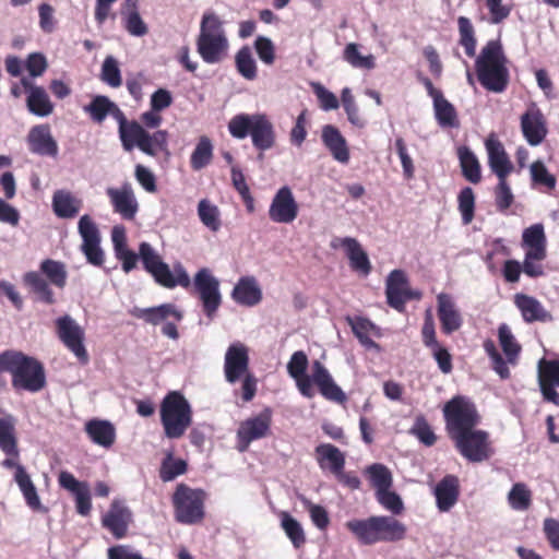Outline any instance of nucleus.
I'll use <instances>...</instances> for the list:
<instances>
[{
  "instance_id": "nucleus-58",
  "label": "nucleus",
  "mask_w": 559,
  "mask_h": 559,
  "mask_svg": "<svg viewBox=\"0 0 559 559\" xmlns=\"http://www.w3.org/2000/svg\"><path fill=\"white\" fill-rule=\"evenodd\" d=\"M198 214L201 222L213 231H217L221 227L219 212L217 206L213 205L206 199L199 202Z\"/></svg>"
},
{
  "instance_id": "nucleus-43",
  "label": "nucleus",
  "mask_w": 559,
  "mask_h": 559,
  "mask_svg": "<svg viewBox=\"0 0 559 559\" xmlns=\"http://www.w3.org/2000/svg\"><path fill=\"white\" fill-rule=\"evenodd\" d=\"M457 156L463 176L469 182L478 183L481 179V173L476 155L467 146H461L457 150Z\"/></svg>"
},
{
  "instance_id": "nucleus-3",
  "label": "nucleus",
  "mask_w": 559,
  "mask_h": 559,
  "mask_svg": "<svg viewBox=\"0 0 559 559\" xmlns=\"http://www.w3.org/2000/svg\"><path fill=\"white\" fill-rule=\"evenodd\" d=\"M479 83L489 92L502 93L509 84L507 58L499 40H489L475 60Z\"/></svg>"
},
{
  "instance_id": "nucleus-14",
  "label": "nucleus",
  "mask_w": 559,
  "mask_h": 559,
  "mask_svg": "<svg viewBox=\"0 0 559 559\" xmlns=\"http://www.w3.org/2000/svg\"><path fill=\"white\" fill-rule=\"evenodd\" d=\"M451 439L462 456L471 462H481L490 456L488 435L483 430L474 428Z\"/></svg>"
},
{
  "instance_id": "nucleus-16",
  "label": "nucleus",
  "mask_w": 559,
  "mask_h": 559,
  "mask_svg": "<svg viewBox=\"0 0 559 559\" xmlns=\"http://www.w3.org/2000/svg\"><path fill=\"white\" fill-rule=\"evenodd\" d=\"M271 425L272 412L270 408L241 421L237 430L238 449L246 451L252 441L267 437L271 432Z\"/></svg>"
},
{
  "instance_id": "nucleus-63",
  "label": "nucleus",
  "mask_w": 559,
  "mask_h": 559,
  "mask_svg": "<svg viewBox=\"0 0 559 559\" xmlns=\"http://www.w3.org/2000/svg\"><path fill=\"white\" fill-rule=\"evenodd\" d=\"M484 349L492 361L493 370L500 376V378L508 379L510 377V370L506 360L497 350L495 343L490 340L486 341L484 343Z\"/></svg>"
},
{
  "instance_id": "nucleus-26",
  "label": "nucleus",
  "mask_w": 559,
  "mask_h": 559,
  "mask_svg": "<svg viewBox=\"0 0 559 559\" xmlns=\"http://www.w3.org/2000/svg\"><path fill=\"white\" fill-rule=\"evenodd\" d=\"M21 85L28 93L26 107L31 114L38 117H47L52 114L53 104L43 86L35 85L28 78H22Z\"/></svg>"
},
{
  "instance_id": "nucleus-38",
  "label": "nucleus",
  "mask_w": 559,
  "mask_h": 559,
  "mask_svg": "<svg viewBox=\"0 0 559 559\" xmlns=\"http://www.w3.org/2000/svg\"><path fill=\"white\" fill-rule=\"evenodd\" d=\"M516 307L521 311V314L525 322L551 321V314L543 307V305L534 297L518 294L514 300Z\"/></svg>"
},
{
  "instance_id": "nucleus-19",
  "label": "nucleus",
  "mask_w": 559,
  "mask_h": 559,
  "mask_svg": "<svg viewBox=\"0 0 559 559\" xmlns=\"http://www.w3.org/2000/svg\"><path fill=\"white\" fill-rule=\"evenodd\" d=\"M298 204L289 187L277 190L269 209V217L274 223L290 224L298 216Z\"/></svg>"
},
{
  "instance_id": "nucleus-30",
  "label": "nucleus",
  "mask_w": 559,
  "mask_h": 559,
  "mask_svg": "<svg viewBox=\"0 0 559 559\" xmlns=\"http://www.w3.org/2000/svg\"><path fill=\"white\" fill-rule=\"evenodd\" d=\"M29 151L41 156H56L58 144L51 135L48 124L33 127L27 135Z\"/></svg>"
},
{
  "instance_id": "nucleus-39",
  "label": "nucleus",
  "mask_w": 559,
  "mask_h": 559,
  "mask_svg": "<svg viewBox=\"0 0 559 559\" xmlns=\"http://www.w3.org/2000/svg\"><path fill=\"white\" fill-rule=\"evenodd\" d=\"M522 247L525 252H531L533 258L539 254L547 255V238L543 224L537 223L523 230Z\"/></svg>"
},
{
  "instance_id": "nucleus-6",
  "label": "nucleus",
  "mask_w": 559,
  "mask_h": 559,
  "mask_svg": "<svg viewBox=\"0 0 559 559\" xmlns=\"http://www.w3.org/2000/svg\"><path fill=\"white\" fill-rule=\"evenodd\" d=\"M229 43L221 19L213 12H205L197 38V50L205 63L223 61L228 52Z\"/></svg>"
},
{
  "instance_id": "nucleus-23",
  "label": "nucleus",
  "mask_w": 559,
  "mask_h": 559,
  "mask_svg": "<svg viewBox=\"0 0 559 559\" xmlns=\"http://www.w3.org/2000/svg\"><path fill=\"white\" fill-rule=\"evenodd\" d=\"M538 384L545 401L559 406V360H540L538 364Z\"/></svg>"
},
{
  "instance_id": "nucleus-29",
  "label": "nucleus",
  "mask_w": 559,
  "mask_h": 559,
  "mask_svg": "<svg viewBox=\"0 0 559 559\" xmlns=\"http://www.w3.org/2000/svg\"><path fill=\"white\" fill-rule=\"evenodd\" d=\"M308 365L307 355L302 350H297L287 364V372L296 381L299 392L306 397H312L314 394L311 388L312 376L306 373Z\"/></svg>"
},
{
  "instance_id": "nucleus-60",
  "label": "nucleus",
  "mask_w": 559,
  "mask_h": 559,
  "mask_svg": "<svg viewBox=\"0 0 559 559\" xmlns=\"http://www.w3.org/2000/svg\"><path fill=\"white\" fill-rule=\"evenodd\" d=\"M100 79L111 87H119L122 83L121 72L117 60L112 56L106 57L102 66Z\"/></svg>"
},
{
  "instance_id": "nucleus-11",
  "label": "nucleus",
  "mask_w": 559,
  "mask_h": 559,
  "mask_svg": "<svg viewBox=\"0 0 559 559\" xmlns=\"http://www.w3.org/2000/svg\"><path fill=\"white\" fill-rule=\"evenodd\" d=\"M423 293L411 287L407 274L402 270H393L386 277V304L399 312L405 311L409 300H420Z\"/></svg>"
},
{
  "instance_id": "nucleus-18",
  "label": "nucleus",
  "mask_w": 559,
  "mask_h": 559,
  "mask_svg": "<svg viewBox=\"0 0 559 559\" xmlns=\"http://www.w3.org/2000/svg\"><path fill=\"white\" fill-rule=\"evenodd\" d=\"M523 138L531 146H538L547 136L546 119L540 109L531 104L520 119Z\"/></svg>"
},
{
  "instance_id": "nucleus-4",
  "label": "nucleus",
  "mask_w": 559,
  "mask_h": 559,
  "mask_svg": "<svg viewBox=\"0 0 559 559\" xmlns=\"http://www.w3.org/2000/svg\"><path fill=\"white\" fill-rule=\"evenodd\" d=\"M39 272L29 271L23 275V283L35 295L36 300L53 305L56 298L50 285L63 289L67 285L68 272L64 263L45 259L39 265Z\"/></svg>"
},
{
  "instance_id": "nucleus-12",
  "label": "nucleus",
  "mask_w": 559,
  "mask_h": 559,
  "mask_svg": "<svg viewBox=\"0 0 559 559\" xmlns=\"http://www.w3.org/2000/svg\"><path fill=\"white\" fill-rule=\"evenodd\" d=\"M193 286L202 302L203 312L213 319L222 305L219 282L206 267L199 270L193 278Z\"/></svg>"
},
{
  "instance_id": "nucleus-44",
  "label": "nucleus",
  "mask_w": 559,
  "mask_h": 559,
  "mask_svg": "<svg viewBox=\"0 0 559 559\" xmlns=\"http://www.w3.org/2000/svg\"><path fill=\"white\" fill-rule=\"evenodd\" d=\"M278 516L281 520V527L293 546L296 549L304 547L307 539L301 524L286 511H282Z\"/></svg>"
},
{
  "instance_id": "nucleus-13",
  "label": "nucleus",
  "mask_w": 559,
  "mask_h": 559,
  "mask_svg": "<svg viewBox=\"0 0 559 559\" xmlns=\"http://www.w3.org/2000/svg\"><path fill=\"white\" fill-rule=\"evenodd\" d=\"M78 231L82 237L81 251L84 253L88 263L94 266L104 264V251L100 248V233L93 217L84 214L78 223Z\"/></svg>"
},
{
  "instance_id": "nucleus-17",
  "label": "nucleus",
  "mask_w": 559,
  "mask_h": 559,
  "mask_svg": "<svg viewBox=\"0 0 559 559\" xmlns=\"http://www.w3.org/2000/svg\"><path fill=\"white\" fill-rule=\"evenodd\" d=\"M249 358V348L240 342L228 346L224 358V376L228 383L240 381L242 376L251 372Z\"/></svg>"
},
{
  "instance_id": "nucleus-5",
  "label": "nucleus",
  "mask_w": 559,
  "mask_h": 559,
  "mask_svg": "<svg viewBox=\"0 0 559 559\" xmlns=\"http://www.w3.org/2000/svg\"><path fill=\"white\" fill-rule=\"evenodd\" d=\"M228 131L233 138L239 140L250 135L252 145L260 152L275 145L274 127L265 114H238L229 120Z\"/></svg>"
},
{
  "instance_id": "nucleus-52",
  "label": "nucleus",
  "mask_w": 559,
  "mask_h": 559,
  "mask_svg": "<svg viewBox=\"0 0 559 559\" xmlns=\"http://www.w3.org/2000/svg\"><path fill=\"white\" fill-rule=\"evenodd\" d=\"M531 180L534 186L543 187L546 191L556 188L557 179L550 174L542 160H535L530 166Z\"/></svg>"
},
{
  "instance_id": "nucleus-9",
  "label": "nucleus",
  "mask_w": 559,
  "mask_h": 559,
  "mask_svg": "<svg viewBox=\"0 0 559 559\" xmlns=\"http://www.w3.org/2000/svg\"><path fill=\"white\" fill-rule=\"evenodd\" d=\"M129 313L133 318L143 320L147 324L158 325L163 323V335L171 340L179 338L177 324L183 319V313L175 304L166 302L150 308L133 307Z\"/></svg>"
},
{
  "instance_id": "nucleus-51",
  "label": "nucleus",
  "mask_w": 559,
  "mask_h": 559,
  "mask_svg": "<svg viewBox=\"0 0 559 559\" xmlns=\"http://www.w3.org/2000/svg\"><path fill=\"white\" fill-rule=\"evenodd\" d=\"M188 464L182 459H175L173 453H168L163 460L159 468V478L167 483L174 480L176 477L186 474Z\"/></svg>"
},
{
  "instance_id": "nucleus-41",
  "label": "nucleus",
  "mask_w": 559,
  "mask_h": 559,
  "mask_svg": "<svg viewBox=\"0 0 559 559\" xmlns=\"http://www.w3.org/2000/svg\"><path fill=\"white\" fill-rule=\"evenodd\" d=\"M347 322L350 325L355 336L366 348H376L378 352L380 347L372 341V337H379V330L367 319L355 317H347Z\"/></svg>"
},
{
  "instance_id": "nucleus-1",
  "label": "nucleus",
  "mask_w": 559,
  "mask_h": 559,
  "mask_svg": "<svg viewBox=\"0 0 559 559\" xmlns=\"http://www.w3.org/2000/svg\"><path fill=\"white\" fill-rule=\"evenodd\" d=\"M0 369L11 374V385L16 391L36 393L46 384V371L36 357L21 350L7 349L1 353Z\"/></svg>"
},
{
  "instance_id": "nucleus-62",
  "label": "nucleus",
  "mask_w": 559,
  "mask_h": 559,
  "mask_svg": "<svg viewBox=\"0 0 559 559\" xmlns=\"http://www.w3.org/2000/svg\"><path fill=\"white\" fill-rule=\"evenodd\" d=\"M499 182L495 189L496 206L498 211L506 212L514 201V195L507 178H498Z\"/></svg>"
},
{
  "instance_id": "nucleus-61",
  "label": "nucleus",
  "mask_w": 559,
  "mask_h": 559,
  "mask_svg": "<svg viewBox=\"0 0 559 559\" xmlns=\"http://www.w3.org/2000/svg\"><path fill=\"white\" fill-rule=\"evenodd\" d=\"M139 257L142 261L143 267L147 273H152L164 261L162 257L154 250L148 242H141L139 246Z\"/></svg>"
},
{
  "instance_id": "nucleus-10",
  "label": "nucleus",
  "mask_w": 559,
  "mask_h": 559,
  "mask_svg": "<svg viewBox=\"0 0 559 559\" xmlns=\"http://www.w3.org/2000/svg\"><path fill=\"white\" fill-rule=\"evenodd\" d=\"M447 430L450 438L472 430L478 424L474 403L465 396H454L443 407Z\"/></svg>"
},
{
  "instance_id": "nucleus-35",
  "label": "nucleus",
  "mask_w": 559,
  "mask_h": 559,
  "mask_svg": "<svg viewBox=\"0 0 559 559\" xmlns=\"http://www.w3.org/2000/svg\"><path fill=\"white\" fill-rule=\"evenodd\" d=\"M82 205V200L76 198L71 191L59 189L53 192L52 210L59 218L75 217Z\"/></svg>"
},
{
  "instance_id": "nucleus-47",
  "label": "nucleus",
  "mask_w": 559,
  "mask_h": 559,
  "mask_svg": "<svg viewBox=\"0 0 559 559\" xmlns=\"http://www.w3.org/2000/svg\"><path fill=\"white\" fill-rule=\"evenodd\" d=\"M499 344L507 357V365H514L521 352V346L508 324L502 323L498 329Z\"/></svg>"
},
{
  "instance_id": "nucleus-24",
  "label": "nucleus",
  "mask_w": 559,
  "mask_h": 559,
  "mask_svg": "<svg viewBox=\"0 0 559 559\" xmlns=\"http://www.w3.org/2000/svg\"><path fill=\"white\" fill-rule=\"evenodd\" d=\"M107 195L116 213L126 221L134 219L139 211V203L130 183H124L119 189L108 188Z\"/></svg>"
},
{
  "instance_id": "nucleus-34",
  "label": "nucleus",
  "mask_w": 559,
  "mask_h": 559,
  "mask_svg": "<svg viewBox=\"0 0 559 559\" xmlns=\"http://www.w3.org/2000/svg\"><path fill=\"white\" fill-rule=\"evenodd\" d=\"M341 246L346 252L352 270L367 276L371 271V264L360 243L355 238L345 237L341 239Z\"/></svg>"
},
{
  "instance_id": "nucleus-22",
  "label": "nucleus",
  "mask_w": 559,
  "mask_h": 559,
  "mask_svg": "<svg viewBox=\"0 0 559 559\" xmlns=\"http://www.w3.org/2000/svg\"><path fill=\"white\" fill-rule=\"evenodd\" d=\"M437 313L444 334L450 335L462 328L463 317L451 295H437Z\"/></svg>"
},
{
  "instance_id": "nucleus-37",
  "label": "nucleus",
  "mask_w": 559,
  "mask_h": 559,
  "mask_svg": "<svg viewBox=\"0 0 559 559\" xmlns=\"http://www.w3.org/2000/svg\"><path fill=\"white\" fill-rule=\"evenodd\" d=\"M322 142L330 151L334 159L340 163L349 160V151L345 138L334 126L326 124L322 129Z\"/></svg>"
},
{
  "instance_id": "nucleus-59",
  "label": "nucleus",
  "mask_w": 559,
  "mask_h": 559,
  "mask_svg": "<svg viewBox=\"0 0 559 559\" xmlns=\"http://www.w3.org/2000/svg\"><path fill=\"white\" fill-rule=\"evenodd\" d=\"M459 211L464 225H468L474 218L475 194L471 187L463 188L457 197Z\"/></svg>"
},
{
  "instance_id": "nucleus-53",
  "label": "nucleus",
  "mask_w": 559,
  "mask_h": 559,
  "mask_svg": "<svg viewBox=\"0 0 559 559\" xmlns=\"http://www.w3.org/2000/svg\"><path fill=\"white\" fill-rule=\"evenodd\" d=\"M508 502L515 511H525L531 507L532 492L524 483H516L508 493Z\"/></svg>"
},
{
  "instance_id": "nucleus-36",
  "label": "nucleus",
  "mask_w": 559,
  "mask_h": 559,
  "mask_svg": "<svg viewBox=\"0 0 559 559\" xmlns=\"http://www.w3.org/2000/svg\"><path fill=\"white\" fill-rule=\"evenodd\" d=\"M437 507L441 512H448L457 501L459 480L453 475H447L435 487Z\"/></svg>"
},
{
  "instance_id": "nucleus-56",
  "label": "nucleus",
  "mask_w": 559,
  "mask_h": 559,
  "mask_svg": "<svg viewBox=\"0 0 559 559\" xmlns=\"http://www.w3.org/2000/svg\"><path fill=\"white\" fill-rule=\"evenodd\" d=\"M112 105L114 102H111L107 96L97 95L84 107V111L88 114L94 122L102 123L109 115Z\"/></svg>"
},
{
  "instance_id": "nucleus-40",
  "label": "nucleus",
  "mask_w": 559,
  "mask_h": 559,
  "mask_svg": "<svg viewBox=\"0 0 559 559\" xmlns=\"http://www.w3.org/2000/svg\"><path fill=\"white\" fill-rule=\"evenodd\" d=\"M85 431L90 439L104 448H110L116 439V430L107 420L92 419L86 423Z\"/></svg>"
},
{
  "instance_id": "nucleus-50",
  "label": "nucleus",
  "mask_w": 559,
  "mask_h": 559,
  "mask_svg": "<svg viewBox=\"0 0 559 559\" xmlns=\"http://www.w3.org/2000/svg\"><path fill=\"white\" fill-rule=\"evenodd\" d=\"M460 44L464 48L465 53L473 58L476 55V37L474 26L468 17L460 16L457 19Z\"/></svg>"
},
{
  "instance_id": "nucleus-33",
  "label": "nucleus",
  "mask_w": 559,
  "mask_h": 559,
  "mask_svg": "<svg viewBox=\"0 0 559 559\" xmlns=\"http://www.w3.org/2000/svg\"><path fill=\"white\" fill-rule=\"evenodd\" d=\"M316 460L322 469L333 475L340 474L345 466L344 453L331 443H321L314 449Z\"/></svg>"
},
{
  "instance_id": "nucleus-55",
  "label": "nucleus",
  "mask_w": 559,
  "mask_h": 559,
  "mask_svg": "<svg viewBox=\"0 0 559 559\" xmlns=\"http://www.w3.org/2000/svg\"><path fill=\"white\" fill-rule=\"evenodd\" d=\"M370 487L376 489V497L384 506V465L380 463L368 466L364 472Z\"/></svg>"
},
{
  "instance_id": "nucleus-20",
  "label": "nucleus",
  "mask_w": 559,
  "mask_h": 559,
  "mask_svg": "<svg viewBox=\"0 0 559 559\" xmlns=\"http://www.w3.org/2000/svg\"><path fill=\"white\" fill-rule=\"evenodd\" d=\"M132 523V512L120 500H114L109 510L102 518V525L117 539L127 536L129 525Z\"/></svg>"
},
{
  "instance_id": "nucleus-31",
  "label": "nucleus",
  "mask_w": 559,
  "mask_h": 559,
  "mask_svg": "<svg viewBox=\"0 0 559 559\" xmlns=\"http://www.w3.org/2000/svg\"><path fill=\"white\" fill-rule=\"evenodd\" d=\"M151 275L158 285L168 289H173L178 285L188 288L191 285L190 277L180 263L176 264L174 270H170L169 265L163 262Z\"/></svg>"
},
{
  "instance_id": "nucleus-45",
  "label": "nucleus",
  "mask_w": 559,
  "mask_h": 559,
  "mask_svg": "<svg viewBox=\"0 0 559 559\" xmlns=\"http://www.w3.org/2000/svg\"><path fill=\"white\" fill-rule=\"evenodd\" d=\"M213 143L206 135L199 138V141L191 153L190 166L193 170H201L211 164L213 159Z\"/></svg>"
},
{
  "instance_id": "nucleus-21",
  "label": "nucleus",
  "mask_w": 559,
  "mask_h": 559,
  "mask_svg": "<svg viewBox=\"0 0 559 559\" xmlns=\"http://www.w3.org/2000/svg\"><path fill=\"white\" fill-rule=\"evenodd\" d=\"M359 543L371 545L384 538V516H371L366 520H350L345 524Z\"/></svg>"
},
{
  "instance_id": "nucleus-46",
  "label": "nucleus",
  "mask_w": 559,
  "mask_h": 559,
  "mask_svg": "<svg viewBox=\"0 0 559 559\" xmlns=\"http://www.w3.org/2000/svg\"><path fill=\"white\" fill-rule=\"evenodd\" d=\"M136 4V0H126L128 12H122L124 15L123 26L129 34L141 37L147 34L148 28L142 20Z\"/></svg>"
},
{
  "instance_id": "nucleus-25",
  "label": "nucleus",
  "mask_w": 559,
  "mask_h": 559,
  "mask_svg": "<svg viewBox=\"0 0 559 559\" xmlns=\"http://www.w3.org/2000/svg\"><path fill=\"white\" fill-rule=\"evenodd\" d=\"M485 147L491 171L498 178H508L513 170V165L501 141L495 134H490L485 141Z\"/></svg>"
},
{
  "instance_id": "nucleus-42",
  "label": "nucleus",
  "mask_w": 559,
  "mask_h": 559,
  "mask_svg": "<svg viewBox=\"0 0 559 559\" xmlns=\"http://www.w3.org/2000/svg\"><path fill=\"white\" fill-rule=\"evenodd\" d=\"M14 480L17 484L20 490L22 491L26 504L32 510H40L41 502L39 496L37 493L35 485L33 484L24 466L17 467V471L14 473Z\"/></svg>"
},
{
  "instance_id": "nucleus-54",
  "label": "nucleus",
  "mask_w": 559,
  "mask_h": 559,
  "mask_svg": "<svg viewBox=\"0 0 559 559\" xmlns=\"http://www.w3.org/2000/svg\"><path fill=\"white\" fill-rule=\"evenodd\" d=\"M0 448L7 455H19L14 426L8 418H0Z\"/></svg>"
},
{
  "instance_id": "nucleus-64",
  "label": "nucleus",
  "mask_w": 559,
  "mask_h": 559,
  "mask_svg": "<svg viewBox=\"0 0 559 559\" xmlns=\"http://www.w3.org/2000/svg\"><path fill=\"white\" fill-rule=\"evenodd\" d=\"M254 49L257 51V55L259 59L267 64L271 66L275 61V47L272 40L264 36H258L254 40Z\"/></svg>"
},
{
  "instance_id": "nucleus-49",
  "label": "nucleus",
  "mask_w": 559,
  "mask_h": 559,
  "mask_svg": "<svg viewBox=\"0 0 559 559\" xmlns=\"http://www.w3.org/2000/svg\"><path fill=\"white\" fill-rule=\"evenodd\" d=\"M433 102L435 117L438 123L443 128H453L459 124L457 116L453 105L448 102L443 95Z\"/></svg>"
},
{
  "instance_id": "nucleus-15",
  "label": "nucleus",
  "mask_w": 559,
  "mask_h": 559,
  "mask_svg": "<svg viewBox=\"0 0 559 559\" xmlns=\"http://www.w3.org/2000/svg\"><path fill=\"white\" fill-rule=\"evenodd\" d=\"M57 335L63 345L82 364H87L88 354L84 346L83 329L68 314L56 320Z\"/></svg>"
},
{
  "instance_id": "nucleus-32",
  "label": "nucleus",
  "mask_w": 559,
  "mask_h": 559,
  "mask_svg": "<svg viewBox=\"0 0 559 559\" xmlns=\"http://www.w3.org/2000/svg\"><path fill=\"white\" fill-rule=\"evenodd\" d=\"M235 302L253 307L262 300V290L253 276L240 277L231 292Z\"/></svg>"
},
{
  "instance_id": "nucleus-57",
  "label": "nucleus",
  "mask_w": 559,
  "mask_h": 559,
  "mask_svg": "<svg viewBox=\"0 0 559 559\" xmlns=\"http://www.w3.org/2000/svg\"><path fill=\"white\" fill-rule=\"evenodd\" d=\"M343 56L344 60L354 68L369 70L374 67L373 56H362L359 51L358 45L355 43H350L345 47Z\"/></svg>"
},
{
  "instance_id": "nucleus-7",
  "label": "nucleus",
  "mask_w": 559,
  "mask_h": 559,
  "mask_svg": "<svg viewBox=\"0 0 559 559\" xmlns=\"http://www.w3.org/2000/svg\"><path fill=\"white\" fill-rule=\"evenodd\" d=\"M160 424L168 439H180L192 424V407L179 391L168 392L159 407Z\"/></svg>"
},
{
  "instance_id": "nucleus-8",
  "label": "nucleus",
  "mask_w": 559,
  "mask_h": 559,
  "mask_svg": "<svg viewBox=\"0 0 559 559\" xmlns=\"http://www.w3.org/2000/svg\"><path fill=\"white\" fill-rule=\"evenodd\" d=\"M205 499L203 489L178 484L171 497L175 520L187 525L201 523L205 516Z\"/></svg>"
},
{
  "instance_id": "nucleus-28",
  "label": "nucleus",
  "mask_w": 559,
  "mask_h": 559,
  "mask_svg": "<svg viewBox=\"0 0 559 559\" xmlns=\"http://www.w3.org/2000/svg\"><path fill=\"white\" fill-rule=\"evenodd\" d=\"M314 383L319 388L320 393L330 401L343 404L346 402V394L342 389L333 381L329 370L319 360L312 362V380L311 384Z\"/></svg>"
},
{
  "instance_id": "nucleus-27",
  "label": "nucleus",
  "mask_w": 559,
  "mask_h": 559,
  "mask_svg": "<svg viewBox=\"0 0 559 559\" xmlns=\"http://www.w3.org/2000/svg\"><path fill=\"white\" fill-rule=\"evenodd\" d=\"M314 383L319 388L320 393L330 401L343 404L346 402V394L342 389L333 381L329 370L319 360L312 362V380L311 384Z\"/></svg>"
},
{
  "instance_id": "nucleus-48",
  "label": "nucleus",
  "mask_w": 559,
  "mask_h": 559,
  "mask_svg": "<svg viewBox=\"0 0 559 559\" xmlns=\"http://www.w3.org/2000/svg\"><path fill=\"white\" fill-rule=\"evenodd\" d=\"M238 73L246 80L253 81L258 76V68L249 46L241 47L235 56Z\"/></svg>"
},
{
  "instance_id": "nucleus-2",
  "label": "nucleus",
  "mask_w": 559,
  "mask_h": 559,
  "mask_svg": "<svg viewBox=\"0 0 559 559\" xmlns=\"http://www.w3.org/2000/svg\"><path fill=\"white\" fill-rule=\"evenodd\" d=\"M109 115L119 124V136L126 151L134 146L150 156H156L159 152H166L168 145V132L158 130L150 134L138 121H128L123 111L114 103Z\"/></svg>"
}]
</instances>
